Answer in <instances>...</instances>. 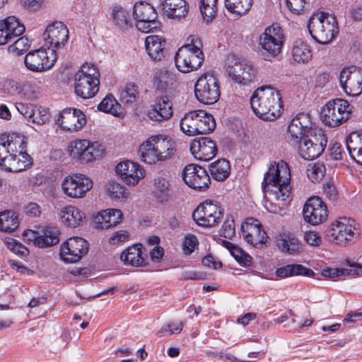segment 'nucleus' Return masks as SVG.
Segmentation results:
<instances>
[{"instance_id": "38", "label": "nucleus", "mask_w": 362, "mask_h": 362, "mask_svg": "<svg viewBox=\"0 0 362 362\" xmlns=\"http://www.w3.org/2000/svg\"><path fill=\"white\" fill-rule=\"evenodd\" d=\"M292 57L296 62L306 64L312 59L311 49L308 43L297 40L292 48Z\"/></svg>"}, {"instance_id": "57", "label": "nucleus", "mask_w": 362, "mask_h": 362, "mask_svg": "<svg viewBox=\"0 0 362 362\" xmlns=\"http://www.w3.org/2000/svg\"><path fill=\"white\" fill-rule=\"evenodd\" d=\"M235 233V223L233 216L227 215L220 230V235L225 238L231 239Z\"/></svg>"}, {"instance_id": "36", "label": "nucleus", "mask_w": 362, "mask_h": 362, "mask_svg": "<svg viewBox=\"0 0 362 362\" xmlns=\"http://www.w3.org/2000/svg\"><path fill=\"white\" fill-rule=\"evenodd\" d=\"M344 92L349 96L356 97L362 93V71H355L348 81L341 86Z\"/></svg>"}, {"instance_id": "62", "label": "nucleus", "mask_w": 362, "mask_h": 362, "mask_svg": "<svg viewBox=\"0 0 362 362\" xmlns=\"http://www.w3.org/2000/svg\"><path fill=\"white\" fill-rule=\"evenodd\" d=\"M326 235L327 240L333 243L338 244L339 236V221L336 219L327 230Z\"/></svg>"}, {"instance_id": "13", "label": "nucleus", "mask_w": 362, "mask_h": 362, "mask_svg": "<svg viewBox=\"0 0 362 362\" xmlns=\"http://www.w3.org/2000/svg\"><path fill=\"white\" fill-rule=\"evenodd\" d=\"M89 248V243L80 237H71L64 242L60 247V257L66 263L78 262Z\"/></svg>"}, {"instance_id": "60", "label": "nucleus", "mask_w": 362, "mask_h": 362, "mask_svg": "<svg viewBox=\"0 0 362 362\" xmlns=\"http://www.w3.org/2000/svg\"><path fill=\"white\" fill-rule=\"evenodd\" d=\"M230 254L243 266H249L252 262V257L238 246L230 252Z\"/></svg>"}, {"instance_id": "8", "label": "nucleus", "mask_w": 362, "mask_h": 362, "mask_svg": "<svg viewBox=\"0 0 362 362\" xmlns=\"http://www.w3.org/2000/svg\"><path fill=\"white\" fill-rule=\"evenodd\" d=\"M327 137L321 129H311L298 144L299 153L305 160L317 158L323 152Z\"/></svg>"}, {"instance_id": "26", "label": "nucleus", "mask_w": 362, "mask_h": 362, "mask_svg": "<svg viewBox=\"0 0 362 362\" xmlns=\"http://www.w3.org/2000/svg\"><path fill=\"white\" fill-rule=\"evenodd\" d=\"M9 153L0 161V168L7 172L19 173L31 165L30 156L21 152L18 156Z\"/></svg>"}, {"instance_id": "7", "label": "nucleus", "mask_w": 362, "mask_h": 362, "mask_svg": "<svg viewBox=\"0 0 362 362\" xmlns=\"http://www.w3.org/2000/svg\"><path fill=\"white\" fill-rule=\"evenodd\" d=\"M284 42V35L282 28L273 24L265 28L258 39L259 53L264 59H271L279 55Z\"/></svg>"}, {"instance_id": "30", "label": "nucleus", "mask_w": 362, "mask_h": 362, "mask_svg": "<svg viewBox=\"0 0 362 362\" xmlns=\"http://www.w3.org/2000/svg\"><path fill=\"white\" fill-rule=\"evenodd\" d=\"M339 98L328 101L321 109L320 117L322 122L329 127L339 125Z\"/></svg>"}, {"instance_id": "52", "label": "nucleus", "mask_w": 362, "mask_h": 362, "mask_svg": "<svg viewBox=\"0 0 362 362\" xmlns=\"http://www.w3.org/2000/svg\"><path fill=\"white\" fill-rule=\"evenodd\" d=\"M107 192L109 196L115 200H124L127 198L129 192L126 187L116 182L108 184Z\"/></svg>"}, {"instance_id": "35", "label": "nucleus", "mask_w": 362, "mask_h": 362, "mask_svg": "<svg viewBox=\"0 0 362 362\" xmlns=\"http://www.w3.org/2000/svg\"><path fill=\"white\" fill-rule=\"evenodd\" d=\"M59 242V231L57 227L45 226L40 231L37 247L44 248L57 244Z\"/></svg>"}, {"instance_id": "48", "label": "nucleus", "mask_w": 362, "mask_h": 362, "mask_svg": "<svg viewBox=\"0 0 362 362\" xmlns=\"http://www.w3.org/2000/svg\"><path fill=\"white\" fill-rule=\"evenodd\" d=\"M218 0H201L199 8L204 20L211 22L217 11Z\"/></svg>"}, {"instance_id": "16", "label": "nucleus", "mask_w": 362, "mask_h": 362, "mask_svg": "<svg viewBox=\"0 0 362 362\" xmlns=\"http://www.w3.org/2000/svg\"><path fill=\"white\" fill-rule=\"evenodd\" d=\"M241 235L247 243L255 247H262L267 239L259 221L252 217L246 218L242 223Z\"/></svg>"}, {"instance_id": "59", "label": "nucleus", "mask_w": 362, "mask_h": 362, "mask_svg": "<svg viewBox=\"0 0 362 362\" xmlns=\"http://www.w3.org/2000/svg\"><path fill=\"white\" fill-rule=\"evenodd\" d=\"M198 244V240L194 235L187 234L185 236L182 242V248L183 253L185 255H191Z\"/></svg>"}, {"instance_id": "54", "label": "nucleus", "mask_w": 362, "mask_h": 362, "mask_svg": "<svg viewBox=\"0 0 362 362\" xmlns=\"http://www.w3.org/2000/svg\"><path fill=\"white\" fill-rule=\"evenodd\" d=\"M362 275V265L346 260L341 267V276H356Z\"/></svg>"}, {"instance_id": "53", "label": "nucleus", "mask_w": 362, "mask_h": 362, "mask_svg": "<svg viewBox=\"0 0 362 362\" xmlns=\"http://www.w3.org/2000/svg\"><path fill=\"white\" fill-rule=\"evenodd\" d=\"M325 173V168L322 163H315L310 164L307 170L308 177L313 182H316L320 181Z\"/></svg>"}, {"instance_id": "1", "label": "nucleus", "mask_w": 362, "mask_h": 362, "mask_svg": "<svg viewBox=\"0 0 362 362\" xmlns=\"http://www.w3.org/2000/svg\"><path fill=\"white\" fill-rule=\"evenodd\" d=\"M250 105L254 113L267 121L279 117L283 107L279 92L271 86L257 88L250 98Z\"/></svg>"}, {"instance_id": "25", "label": "nucleus", "mask_w": 362, "mask_h": 362, "mask_svg": "<svg viewBox=\"0 0 362 362\" xmlns=\"http://www.w3.org/2000/svg\"><path fill=\"white\" fill-rule=\"evenodd\" d=\"M192 154L197 160L208 161L217 153L216 143L209 137L194 139L190 145Z\"/></svg>"}, {"instance_id": "34", "label": "nucleus", "mask_w": 362, "mask_h": 362, "mask_svg": "<svg viewBox=\"0 0 362 362\" xmlns=\"http://www.w3.org/2000/svg\"><path fill=\"white\" fill-rule=\"evenodd\" d=\"M275 274L280 278H288L290 276L302 275L310 276L314 274L312 269L305 267L298 264H287L276 269Z\"/></svg>"}, {"instance_id": "10", "label": "nucleus", "mask_w": 362, "mask_h": 362, "mask_svg": "<svg viewBox=\"0 0 362 362\" xmlns=\"http://www.w3.org/2000/svg\"><path fill=\"white\" fill-rule=\"evenodd\" d=\"M196 98L205 105H212L220 97V87L217 78L210 74H202L194 85Z\"/></svg>"}, {"instance_id": "47", "label": "nucleus", "mask_w": 362, "mask_h": 362, "mask_svg": "<svg viewBox=\"0 0 362 362\" xmlns=\"http://www.w3.org/2000/svg\"><path fill=\"white\" fill-rule=\"evenodd\" d=\"M105 217L108 218V221H105V223L108 224L106 225V228H109L120 223L122 221L123 214L119 209H108L102 211L97 214L98 220H103V218H105Z\"/></svg>"}, {"instance_id": "58", "label": "nucleus", "mask_w": 362, "mask_h": 362, "mask_svg": "<svg viewBox=\"0 0 362 362\" xmlns=\"http://www.w3.org/2000/svg\"><path fill=\"white\" fill-rule=\"evenodd\" d=\"M49 112L47 108L42 107H35L34 114L31 115L30 119L34 123L42 124L49 119Z\"/></svg>"}, {"instance_id": "56", "label": "nucleus", "mask_w": 362, "mask_h": 362, "mask_svg": "<svg viewBox=\"0 0 362 362\" xmlns=\"http://www.w3.org/2000/svg\"><path fill=\"white\" fill-rule=\"evenodd\" d=\"M30 46L29 40L27 37H21L18 38L11 45L8 47V51L17 55L22 54L26 52Z\"/></svg>"}, {"instance_id": "41", "label": "nucleus", "mask_w": 362, "mask_h": 362, "mask_svg": "<svg viewBox=\"0 0 362 362\" xmlns=\"http://www.w3.org/2000/svg\"><path fill=\"white\" fill-rule=\"evenodd\" d=\"M180 129L187 135H197L196 127L198 125V110L186 113L180 120Z\"/></svg>"}, {"instance_id": "6", "label": "nucleus", "mask_w": 362, "mask_h": 362, "mask_svg": "<svg viewBox=\"0 0 362 362\" xmlns=\"http://www.w3.org/2000/svg\"><path fill=\"white\" fill-rule=\"evenodd\" d=\"M105 150L97 141L88 139H76L71 141L67 148L69 157L80 164H88L95 161L104 154Z\"/></svg>"}, {"instance_id": "4", "label": "nucleus", "mask_w": 362, "mask_h": 362, "mask_svg": "<svg viewBox=\"0 0 362 362\" xmlns=\"http://www.w3.org/2000/svg\"><path fill=\"white\" fill-rule=\"evenodd\" d=\"M100 72L93 64H85L74 76L75 93L83 99L94 97L99 90Z\"/></svg>"}, {"instance_id": "9", "label": "nucleus", "mask_w": 362, "mask_h": 362, "mask_svg": "<svg viewBox=\"0 0 362 362\" xmlns=\"http://www.w3.org/2000/svg\"><path fill=\"white\" fill-rule=\"evenodd\" d=\"M133 16L136 28L142 33L153 32L160 27V23L156 21V9L148 3L136 2L134 6Z\"/></svg>"}, {"instance_id": "3", "label": "nucleus", "mask_w": 362, "mask_h": 362, "mask_svg": "<svg viewBox=\"0 0 362 362\" xmlns=\"http://www.w3.org/2000/svg\"><path fill=\"white\" fill-rule=\"evenodd\" d=\"M307 26L312 38L321 45L330 43L339 31L337 17L325 11L313 13L310 17Z\"/></svg>"}, {"instance_id": "28", "label": "nucleus", "mask_w": 362, "mask_h": 362, "mask_svg": "<svg viewBox=\"0 0 362 362\" xmlns=\"http://www.w3.org/2000/svg\"><path fill=\"white\" fill-rule=\"evenodd\" d=\"M154 194L160 202H166L171 195V175L169 171H161L154 178Z\"/></svg>"}, {"instance_id": "40", "label": "nucleus", "mask_w": 362, "mask_h": 362, "mask_svg": "<svg viewBox=\"0 0 362 362\" xmlns=\"http://www.w3.org/2000/svg\"><path fill=\"white\" fill-rule=\"evenodd\" d=\"M198 125L196 127L197 134H209L216 128V122L213 116L201 110H198Z\"/></svg>"}, {"instance_id": "5", "label": "nucleus", "mask_w": 362, "mask_h": 362, "mask_svg": "<svg viewBox=\"0 0 362 362\" xmlns=\"http://www.w3.org/2000/svg\"><path fill=\"white\" fill-rule=\"evenodd\" d=\"M201 46L200 40L192 37L190 43L179 48L175 56V63L180 71L189 73L201 66L204 59Z\"/></svg>"}, {"instance_id": "51", "label": "nucleus", "mask_w": 362, "mask_h": 362, "mask_svg": "<svg viewBox=\"0 0 362 362\" xmlns=\"http://www.w3.org/2000/svg\"><path fill=\"white\" fill-rule=\"evenodd\" d=\"M347 150L351 158L362 148V134L358 132H351L346 140Z\"/></svg>"}, {"instance_id": "21", "label": "nucleus", "mask_w": 362, "mask_h": 362, "mask_svg": "<svg viewBox=\"0 0 362 362\" xmlns=\"http://www.w3.org/2000/svg\"><path fill=\"white\" fill-rule=\"evenodd\" d=\"M303 215L306 222L317 225L327 218V206L320 197H310L304 205Z\"/></svg>"}, {"instance_id": "22", "label": "nucleus", "mask_w": 362, "mask_h": 362, "mask_svg": "<svg viewBox=\"0 0 362 362\" xmlns=\"http://www.w3.org/2000/svg\"><path fill=\"white\" fill-rule=\"evenodd\" d=\"M311 128V121L308 114L300 113L295 117L288 127L289 134L288 141L293 146H296L302 141Z\"/></svg>"}, {"instance_id": "14", "label": "nucleus", "mask_w": 362, "mask_h": 362, "mask_svg": "<svg viewBox=\"0 0 362 362\" xmlns=\"http://www.w3.org/2000/svg\"><path fill=\"white\" fill-rule=\"evenodd\" d=\"M92 187V180L83 174L68 175L62 183L63 192L75 199L83 197Z\"/></svg>"}, {"instance_id": "31", "label": "nucleus", "mask_w": 362, "mask_h": 362, "mask_svg": "<svg viewBox=\"0 0 362 362\" xmlns=\"http://www.w3.org/2000/svg\"><path fill=\"white\" fill-rule=\"evenodd\" d=\"M120 259L125 265L132 267H145L148 264L147 259L143 257L141 245H134L129 247L122 252Z\"/></svg>"}, {"instance_id": "27", "label": "nucleus", "mask_w": 362, "mask_h": 362, "mask_svg": "<svg viewBox=\"0 0 362 362\" xmlns=\"http://www.w3.org/2000/svg\"><path fill=\"white\" fill-rule=\"evenodd\" d=\"M145 47L149 57L153 61H161L167 53V42L160 35H149L145 40Z\"/></svg>"}, {"instance_id": "19", "label": "nucleus", "mask_w": 362, "mask_h": 362, "mask_svg": "<svg viewBox=\"0 0 362 362\" xmlns=\"http://www.w3.org/2000/svg\"><path fill=\"white\" fill-rule=\"evenodd\" d=\"M48 50L38 49L28 52L24 59L26 68L33 72H42L54 66L57 59L56 54L48 56Z\"/></svg>"}, {"instance_id": "24", "label": "nucleus", "mask_w": 362, "mask_h": 362, "mask_svg": "<svg viewBox=\"0 0 362 362\" xmlns=\"http://www.w3.org/2000/svg\"><path fill=\"white\" fill-rule=\"evenodd\" d=\"M25 26L15 16H8L0 21V45H4L21 36Z\"/></svg>"}, {"instance_id": "37", "label": "nucleus", "mask_w": 362, "mask_h": 362, "mask_svg": "<svg viewBox=\"0 0 362 362\" xmlns=\"http://www.w3.org/2000/svg\"><path fill=\"white\" fill-rule=\"evenodd\" d=\"M154 140L151 137L139 146V153L141 160L148 164H153L159 161Z\"/></svg>"}, {"instance_id": "2", "label": "nucleus", "mask_w": 362, "mask_h": 362, "mask_svg": "<svg viewBox=\"0 0 362 362\" xmlns=\"http://www.w3.org/2000/svg\"><path fill=\"white\" fill-rule=\"evenodd\" d=\"M291 173L288 165L281 160L270 163L262 182L264 192L273 195L274 199L285 201L290 195Z\"/></svg>"}, {"instance_id": "33", "label": "nucleus", "mask_w": 362, "mask_h": 362, "mask_svg": "<svg viewBox=\"0 0 362 362\" xmlns=\"http://www.w3.org/2000/svg\"><path fill=\"white\" fill-rule=\"evenodd\" d=\"M163 9L171 18L184 17L188 12L185 0H165L163 3Z\"/></svg>"}, {"instance_id": "15", "label": "nucleus", "mask_w": 362, "mask_h": 362, "mask_svg": "<svg viewBox=\"0 0 362 362\" xmlns=\"http://www.w3.org/2000/svg\"><path fill=\"white\" fill-rule=\"evenodd\" d=\"M182 179L189 187L198 191H205L211 183L206 170L195 164L185 166L182 172Z\"/></svg>"}, {"instance_id": "32", "label": "nucleus", "mask_w": 362, "mask_h": 362, "mask_svg": "<svg viewBox=\"0 0 362 362\" xmlns=\"http://www.w3.org/2000/svg\"><path fill=\"white\" fill-rule=\"evenodd\" d=\"M62 221L69 227L76 228L81 225L85 214L74 206H68L60 211Z\"/></svg>"}, {"instance_id": "61", "label": "nucleus", "mask_w": 362, "mask_h": 362, "mask_svg": "<svg viewBox=\"0 0 362 362\" xmlns=\"http://www.w3.org/2000/svg\"><path fill=\"white\" fill-rule=\"evenodd\" d=\"M5 243L8 249L16 255L25 256L28 254V250L26 247L14 239L8 238Z\"/></svg>"}, {"instance_id": "12", "label": "nucleus", "mask_w": 362, "mask_h": 362, "mask_svg": "<svg viewBox=\"0 0 362 362\" xmlns=\"http://www.w3.org/2000/svg\"><path fill=\"white\" fill-rule=\"evenodd\" d=\"M227 71L236 83L246 86L257 81V70L254 65L246 60L233 59L228 60Z\"/></svg>"}, {"instance_id": "20", "label": "nucleus", "mask_w": 362, "mask_h": 362, "mask_svg": "<svg viewBox=\"0 0 362 362\" xmlns=\"http://www.w3.org/2000/svg\"><path fill=\"white\" fill-rule=\"evenodd\" d=\"M55 122L64 130L77 132L86 124V117L78 109L66 108L59 114Z\"/></svg>"}, {"instance_id": "18", "label": "nucleus", "mask_w": 362, "mask_h": 362, "mask_svg": "<svg viewBox=\"0 0 362 362\" xmlns=\"http://www.w3.org/2000/svg\"><path fill=\"white\" fill-rule=\"evenodd\" d=\"M46 44L49 45L48 52L55 54L56 49L64 46L69 39V30L62 22H55L47 26L44 33Z\"/></svg>"}, {"instance_id": "64", "label": "nucleus", "mask_w": 362, "mask_h": 362, "mask_svg": "<svg viewBox=\"0 0 362 362\" xmlns=\"http://www.w3.org/2000/svg\"><path fill=\"white\" fill-rule=\"evenodd\" d=\"M324 193L327 198L332 202L338 200V191L332 181H328L323 185Z\"/></svg>"}, {"instance_id": "11", "label": "nucleus", "mask_w": 362, "mask_h": 362, "mask_svg": "<svg viewBox=\"0 0 362 362\" xmlns=\"http://www.w3.org/2000/svg\"><path fill=\"white\" fill-rule=\"evenodd\" d=\"M223 216V210L213 201L200 204L192 214L194 221L203 227H213L220 223Z\"/></svg>"}, {"instance_id": "55", "label": "nucleus", "mask_w": 362, "mask_h": 362, "mask_svg": "<svg viewBox=\"0 0 362 362\" xmlns=\"http://www.w3.org/2000/svg\"><path fill=\"white\" fill-rule=\"evenodd\" d=\"M183 324L182 322H172L161 327L157 332V336L159 337L170 336L174 334H179L182 332Z\"/></svg>"}, {"instance_id": "63", "label": "nucleus", "mask_w": 362, "mask_h": 362, "mask_svg": "<svg viewBox=\"0 0 362 362\" xmlns=\"http://www.w3.org/2000/svg\"><path fill=\"white\" fill-rule=\"evenodd\" d=\"M3 90L7 94L15 95L19 94L22 89L16 81L13 79H7L4 82Z\"/></svg>"}, {"instance_id": "39", "label": "nucleus", "mask_w": 362, "mask_h": 362, "mask_svg": "<svg viewBox=\"0 0 362 362\" xmlns=\"http://www.w3.org/2000/svg\"><path fill=\"white\" fill-rule=\"evenodd\" d=\"M155 141L156 151L159 161L169 159L175 153L173 144L162 136H152Z\"/></svg>"}, {"instance_id": "29", "label": "nucleus", "mask_w": 362, "mask_h": 362, "mask_svg": "<svg viewBox=\"0 0 362 362\" xmlns=\"http://www.w3.org/2000/svg\"><path fill=\"white\" fill-rule=\"evenodd\" d=\"M359 235L354 219L341 217V247L354 244L358 241Z\"/></svg>"}, {"instance_id": "46", "label": "nucleus", "mask_w": 362, "mask_h": 362, "mask_svg": "<svg viewBox=\"0 0 362 362\" xmlns=\"http://www.w3.org/2000/svg\"><path fill=\"white\" fill-rule=\"evenodd\" d=\"M18 226L17 217L12 211L0 213V230L11 233L16 230Z\"/></svg>"}, {"instance_id": "49", "label": "nucleus", "mask_w": 362, "mask_h": 362, "mask_svg": "<svg viewBox=\"0 0 362 362\" xmlns=\"http://www.w3.org/2000/svg\"><path fill=\"white\" fill-rule=\"evenodd\" d=\"M112 18L114 24L120 29H126L131 25L128 13L122 8L115 7L112 9Z\"/></svg>"}, {"instance_id": "17", "label": "nucleus", "mask_w": 362, "mask_h": 362, "mask_svg": "<svg viewBox=\"0 0 362 362\" xmlns=\"http://www.w3.org/2000/svg\"><path fill=\"white\" fill-rule=\"evenodd\" d=\"M173 103L166 95L156 96L146 112L148 118L161 123L169 120L173 115Z\"/></svg>"}, {"instance_id": "43", "label": "nucleus", "mask_w": 362, "mask_h": 362, "mask_svg": "<svg viewBox=\"0 0 362 362\" xmlns=\"http://www.w3.org/2000/svg\"><path fill=\"white\" fill-rule=\"evenodd\" d=\"M252 6V0H225L226 9L239 17L246 14Z\"/></svg>"}, {"instance_id": "45", "label": "nucleus", "mask_w": 362, "mask_h": 362, "mask_svg": "<svg viewBox=\"0 0 362 362\" xmlns=\"http://www.w3.org/2000/svg\"><path fill=\"white\" fill-rule=\"evenodd\" d=\"M278 245L282 252L289 255H297L302 251L300 241L292 235H287L284 238L280 239Z\"/></svg>"}, {"instance_id": "23", "label": "nucleus", "mask_w": 362, "mask_h": 362, "mask_svg": "<svg viewBox=\"0 0 362 362\" xmlns=\"http://www.w3.org/2000/svg\"><path fill=\"white\" fill-rule=\"evenodd\" d=\"M116 173L127 185H135L145 175V170L136 163L125 160L118 163Z\"/></svg>"}, {"instance_id": "50", "label": "nucleus", "mask_w": 362, "mask_h": 362, "mask_svg": "<svg viewBox=\"0 0 362 362\" xmlns=\"http://www.w3.org/2000/svg\"><path fill=\"white\" fill-rule=\"evenodd\" d=\"M98 109L100 111L110 113L112 115H119L120 105L111 94L107 95L98 105Z\"/></svg>"}, {"instance_id": "44", "label": "nucleus", "mask_w": 362, "mask_h": 362, "mask_svg": "<svg viewBox=\"0 0 362 362\" xmlns=\"http://www.w3.org/2000/svg\"><path fill=\"white\" fill-rule=\"evenodd\" d=\"M139 94L138 86L134 83L129 82L122 88L119 99L124 105H132L136 102Z\"/></svg>"}, {"instance_id": "42", "label": "nucleus", "mask_w": 362, "mask_h": 362, "mask_svg": "<svg viewBox=\"0 0 362 362\" xmlns=\"http://www.w3.org/2000/svg\"><path fill=\"white\" fill-rule=\"evenodd\" d=\"M209 171L214 180L223 181L230 174V164L226 159H219L209 165Z\"/></svg>"}]
</instances>
